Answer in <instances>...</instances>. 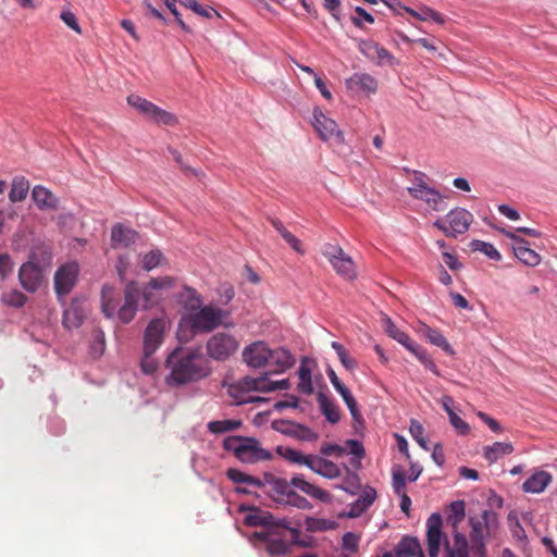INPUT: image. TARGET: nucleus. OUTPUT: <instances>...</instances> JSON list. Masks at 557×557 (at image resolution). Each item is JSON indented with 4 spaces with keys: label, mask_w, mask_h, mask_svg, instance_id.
<instances>
[{
    "label": "nucleus",
    "mask_w": 557,
    "mask_h": 557,
    "mask_svg": "<svg viewBox=\"0 0 557 557\" xmlns=\"http://www.w3.org/2000/svg\"><path fill=\"white\" fill-rule=\"evenodd\" d=\"M184 289L187 300L190 301V311L184 313L178 322L177 338L181 343L186 344L196 335L210 333L221 325H231L225 322L227 311L210 305L201 307L202 301L196 289L190 287Z\"/></svg>",
    "instance_id": "obj_1"
},
{
    "label": "nucleus",
    "mask_w": 557,
    "mask_h": 557,
    "mask_svg": "<svg viewBox=\"0 0 557 557\" xmlns=\"http://www.w3.org/2000/svg\"><path fill=\"white\" fill-rule=\"evenodd\" d=\"M166 384L181 386L206 379L211 373L209 360L198 349L175 348L166 359Z\"/></svg>",
    "instance_id": "obj_2"
},
{
    "label": "nucleus",
    "mask_w": 557,
    "mask_h": 557,
    "mask_svg": "<svg viewBox=\"0 0 557 557\" xmlns=\"http://www.w3.org/2000/svg\"><path fill=\"white\" fill-rule=\"evenodd\" d=\"M300 531L289 527L286 519H281L274 527L252 533V539L265 544L270 556L289 554L293 546L308 547L310 543L299 539Z\"/></svg>",
    "instance_id": "obj_3"
},
{
    "label": "nucleus",
    "mask_w": 557,
    "mask_h": 557,
    "mask_svg": "<svg viewBox=\"0 0 557 557\" xmlns=\"http://www.w3.org/2000/svg\"><path fill=\"white\" fill-rule=\"evenodd\" d=\"M289 381L287 379L281 381H270L268 373L258 377L245 376L240 379L237 384L230 387V395L236 400L237 404H248L260 400L259 397H252L249 392L270 393L277 389H288Z\"/></svg>",
    "instance_id": "obj_4"
},
{
    "label": "nucleus",
    "mask_w": 557,
    "mask_h": 557,
    "mask_svg": "<svg viewBox=\"0 0 557 557\" xmlns=\"http://www.w3.org/2000/svg\"><path fill=\"white\" fill-rule=\"evenodd\" d=\"M293 487L300 490L302 493L319 499L322 503L329 504L332 502V495L327 491L306 481L301 475L293 476L289 482L285 479L278 478L270 486L268 493L275 503L284 505L285 499L288 498Z\"/></svg>",
    "instance_id": "obj_5"
},
{
    "label": "nucleus",
    "mask_w": 557,
    "mask_h": 557,
    "mask_svg": "<svg viewBox=\"0 0 557 557\" xmlns=\"http://www.w3.org/2000/svg\"><path fill=\"white\" fill-rule=\"evenodd\" d=\"M468 523L472 556L487 557L486 540L497 528V515L492 510H483L480 515L469 517Z\"/></svg>",
    "instance_id": "obj_6"
},
{
    "label": "nucleus",
    "mask_w": 557,
    "mask_h": 557,
    "mask_svg": "<svg viewBox=\"0 0 557 557\" xmlns=\"http://www.w3.org/2000/svg\"><path fill=\"white\" fill-rule=\"evenodd\" d=\"M149 284L140 288L136 282H129L124 288V304L119 308L117 318L121 322L127 324L134 318L138 310L139 301L143 300V308L149 309L158 304L159 299L153 294Z\"/></svg>",
    "instance_id": "obj_7"
},
{
    "label": "nucleus",
    "mask_w": 557,
    "mask_h": 557,
    "mask_svg": "<svg viewBox=\"0 0 557 557\" xmlns=\"http://www.w3.org/2000/svg\"><path fill=\"white\" fill-rule=\"evenodd\" d=\"M223 447L245 463H256L272 458V454L262 448L255 437L227 436L223 441Z\"/></svg>",
    "instance_id": "obj_8"
},
{
    "label": "nucleus",
    "mask_w": 557,
    "mask_h": 557,
    "mask_svg": "<svg viewBox=\"0 0 557 557\" xmlns=\"http://www.w3.org/2000/svg\"><path fill=\"white\" fill-rule=\"evenodd\" d=\"M384 331L391 338L398 342L408 351L416 356L428 370L438 375V369L428 355L426 350L416 343L407 333L398 329L388 317L384 319Z\"/></svg>",
    "instance_id": "obj_9"
},
{
    "label": "nucleus",
    "mask_w": 557,
    "mask_h": 557,
    "mask_svg": "<svg viewBox=\"0 0 557 557\" xmlns=\"http://www.w3.org/2000/svg\"><path fill=\"white\" fill-rule=\"evenodd\" d=\"M473 215L463 208H455L450 210L445 219H437L433 225L442 231L447 237H457L465 234L471 223Z\"/></svg>",
    "instance_id": "obj_10"
},
{
    "label": "nucleus",
    "mask_w": 557,
    "mask_h": 557,
    "mask_svg": "<svg viewBox=\"0 0 557 557\" xmlns=\"http://www.w3.org/2000/svg\"><path fill=\"white\" fill-rule=\"evenodd\" d=\"M239 348L238 339L226 332L213 334L206 344V350L209 358L215 361L228 360Z\"/></svg>",
    "instance_id": "obj_11"
},
{
    "label": "nucleus",
    "mask_w": 557,
    "mask_h": 557,
    "mask_svg": "<svg viewBox=\"0 0 557 557\" xmlns=\"http://www.w3.org/2000/svg\"><path fill=\"white\" fill-rule=\"evenodd\" d=\"M127 102L131 107L136 109L146 119L152 121L156 124L165 125V126H174L178 122L177 117L174 114L159 108L151 101H149L145 98H141L138 95L128 96Z\"/></svg>",
    "instance_id": "obj_12"
},
{
    "label": "nucleus",
    "mask_w": 557,
    "mask_h": 557,
    "mask_svg": "<svg viewBox=\"0 0 557 557\" xmlns=\"http://www.w3.org/2000/svg\"><path fill=\"white\" fill-rule=\"evenodd\" d=\"M322 253L338 275L346 280H354L357 276L355 262L338 245L325 244Z\"/></svg>",
    "instance_id": "obj_13"
},
{
    "label": "nucleus",
    "mask_w": 557,
    "mask_h": 557,
    "mask_svg": "<svg viewBox=\"0 0 557 557\" xmlns=\"http://www.w3.org/2000/svg\"><path fill=\"white\" fill-rule=\"evenodd\" d=\"M79 265L76 261L67 262L58 268L53 277L54 292L61 300L69 295L77 283Z\"/></svg>",
    "instance_id": "obj_14"
},
{
    "label": "nucleus",
    "mask_w": 557,
    "mask_h": 557,
    "mask_svg": "<svg viewBox=\"0 0 557 557\" xmlns=\"http://www.w3.org/2000/svg\"><path fill=\"white\" fill-rule=\"evenodd\" d=\"M408 193L412 198L424 201L435 211H442L445 209V197L438 190L428 186L420 177L416 178L413 185L408 188Z\"/></svg>",
    "instance_id": "obj_15"
},
{
    "label": "nucleus",
    "mask_w": 557,
    "mask_h": 557,
    "mask_svg": "<svg viewBox=\"0 0 557 557\" xmlns=\"http://www.w3.org/2000/svg\"><path fill=\"white\" fill-rule=\"evenodd\" d=\"M168 323L162 318L152 319L144 332V352L153 355L162 345Z\"/></svg>",
    "instance_id": "obj_16"
},
{
    "label": "nucleus",
    "mask_w": 557,
    "mask_h": 557,
    "mask_svg": "<svg viewBox=\"0 0 557 557\" xmlns=\"http://www.w3.org/2000/svg\"><path fill=\"white\" fill-rule=\"evenodd\" d=\"M443 519L440 513H432L426 521V544L430 557H438L443 540Z\"/></svg>",
    "instance_id": "obj_17"
},
{
    "label": "nucleus",
    "mask_w": 557,
    "mask_h": 557,
    "mask_svg": "<svg viewBox=\"0 0 557 557\" xmlns=\"http://www.w3.org/2000/svg\"><path fill=\"white\" fill-rule=\"evenodd\" d=\"M18 281L28 293H35L42 281V272L38 264L28 261L22 264L18 271Z\"/></svg>",
    "instance_id": "obj_18"
},
{
    "label": "nucleus",
    "mask_w": 557,
    "mask_h": 557,
    "mask_svg": "<svg viewBox=\"0 0 557 557\" xmlns=\"http://www.w3.org/2000/svg\"><path fill=\"white\" fill-rule=\"evenodd\" d=\"M273 426L276 431L300 441L313 442L318 438V434L310 428L292 421H274Z\"/></svg>",
    "instance_id": "obj_19"
},
{
    "label": "nucleus",
    "mask_w": 557,
    "mask_h": 557,
    "mask_svg": "<svg viewBox=\"0 0 557 557\" xmlns=\"http://www.w3.org/2000/svg\"><path fill=\"white\" fill-rule=\"evenodd\" d=\"M268 350L269 346L265 342L257 341L244 348L243 360L250 368H262L269 361Z\"/></svg>",
    "instance_id": "obj_20"
},
{
    "label": "nucleus",
    "mask_w": 557,
    "mask_h": 557,
    "mask_svg": "<svg viewBox=\"0 0 557 557\" xmlns=\"http://www.w3.org/2000/svg\"><path fill=\"white\" fill-rule=\"evenodd\" d=\"M268 359L269 361H267V366L273 368L272 373L275 374L283 373L295 364L294 356L289 350L283 347L274 349L269 347Z\"/></svg>",
    "instance_id": "obj_21"
},
{
    "label": "nucleus",
    "mask_w": 557,
    "mask_h": 557,
    "mask_svg": "<svg viewBox=\"0 0 557 557\" xmlns=\"http://www.w3.org/2000/svg\"><path fill=\"white\" fill-rule=\"evenodd\" d=\"M312 125L323 140L334 137L338 140L342 139V133L338 131L336 122L325 116L319 109H315L313 112Z\"/></svg>",
    "instance_id": "obj_22"
},
{
    "label": "nucleus",
    "mask_w": 557,
    "mask_h": 557,
    "mask_svg": "<svg viewBox=\"0 0 557 557\" xmlns=\"http://www.w3.org/2000/svg\"><path fill=\"white\" fill-rule=\"evenodd\" d=\"M360 51L379 65H394V55L377 42L367 40L360 44Z\"/></svg>",
    "instance_id": "obj_23"
},
{
    "label": "nucleus",
    "mask_w": 557,
    "mask_h": 557,
    "mask_svg": "<svg viewBox=\"0 0 557 557\" xmlns=\"http://www.w3.org/2000/svg\"><path fill=\"white\" fill-rule=\"evenodd\" d=\"M86 314L84 300L75 298L63 312V324L69 330L79 327Z\"/></svg>",
    "instance_id": "obj_24"
},
{
    "label": "nucleus",
    "mask_w": 557,
    "mask_h": 557,
    "mask_svg": "<svg viewBox=\"0 0 557 557\" xmlns=\"http://www.w3.org/2000/svg\"><path fill=\"white\" fill-rule=\"evenodd\" d=\"M280 520L281 519L275 518L269 511L251 507L244 518V523L248 527H262V530H267L274 527Z\"/></svg>",
    "instance_id": "obj_25"
},
{
    "label": "nucleus",
    "mask_w": 557,
    "mask_h": 557,
    "mask_svg": "<svg viewBox=\"0 0 557 557\" xmlns=\"http://www.w3.org/2000/svg\"><path fill=\"white\" fill-rule=\"evenodd\" d=\"M453 540L454 543L450 545L445 539V557H471V545L465 534L456 531Z\"/></svg>",
    "instance_id": "obj_26"
},
{
    "label": "nucleus",
    "mask_w": 557,
    "mask_h": 557,
    "mask_svg": "<svg viewBox=\"0 0 557 557\" xmlns=\"http://www.w3.org/2000/svg\"><path fill=\"white\" fill-rule=\"evenodd\" d=\"M308 468L327 479H335L341 475V470L336 463L315 455H311L309 458Z\"/></svg>",
    "instance_id": "obj_27"
},
{
    "label": "nucleus",
    "mask_w": 557,
    "mask_h": 557,
    "mask_svg": "<svg viewBox=\"0 0 557 557\" xmlns=\"http://www.w3.org/2000/svg\"><path fill=\"white\" fill-rule=\"evenodd\" d=\"M32 197L41 210H58L59 198L54 196L48 188L37 185L33 188Z\"/></svg>",
    "instance_id": "obj_28"
},
{
    "label": "nucleus",
    "mask_w": 557,
    "mask_h": 557,
    "mask_svg": "<svg viewBox=\"0 0 557 557\" xmlns=\"http://www.w3.org/2000/svg\"><path fill=\"white\" fill-rule=\"evenodd\" d=\"M552 479L550 473L537 470L527 481H524L522 490L525 493H542L550 484Z\"/></svg>",
    "instance_id": "obj_29"
},
{
    "label": "nucleus",
    "mask_w": 557,
    "mask_h": 557,
    "mask_svg": "<svg viewBox=\"0 0 557 557\" xmlns=\"http://www.w3.org/2000/svg\"><path fill=\"white\" fill-rule=\"evenodd\" d=\"M346 87L350 90H362L367 92H375L377 82L374 77L367 73H355L346 79Z\"/></svg>",
    "instance_id": "obj_30"
},
{
    "label": "nucleus",
    "mask_w": 557,
    "mask_h": 557,
    "mask_svg": "<svg viewBox=\"0 0 557 557\" xmlns=\"http://www.w3.org/2000/svg\"><path fill=\"white\" fill-rule=\"evenodd\" d=\"M119 295L114 287L104 285L101 289V309L107 318H112L119 312Z\"/></svg>",
    "instance_id": "obj_31"
},
{
    "label": "nucleus",
    "mask_w": 557,
    "mask_h": 557,
    "mask_svg": "<svg viewBox=\"0 0 557 557\" xmlns=\"http://www.w3.org/2000/svg\"><path fill=\"white\" fill-rule=\"evenodd\" d=\"M137 237V232L123 226L121 223L115 224L111 231V240L114 247H128L135 243Z\"/></svg>",
    "instance_id": "obj_32"
},
{
    "label": "nucleus",
    "mask_w": 557,
    "mask_h": 557,
    "mask_svg": "<svg viewBox=\"0 0 557 557\" xmlns=\"http://www.w3.org/2000/svg\"><path fill=\"white\" fill-rule=\"evenodd\" d=\"M376 491L373 487L367 486L359 498L351 504L348 516L351 518L359 517L363 513L375 500Z\"/></svg>",
    "instance_id": "obj_33"
},
{
    "label": "nucleus",
    "mask_w": 557,
    "mask_h": 557,
    "mask_svg": "<svg viewBox=\"0 0 557 557\" xmlns=\"http://www.w3.org/2000/svg\"><path fill=\"white\" fill-rule=\"evenodd\" d=\"M423 554L417 537L404 536L395 548L396 557H420Z\"/></svg>",
    "instance_id": "obj_34"
},
{
    "label": "nucleus",
    "mask_w": 557,
    "mask_h": 557,
    "mask_svg": "<svg viewBox=\"0 0 557 557\" xmlns=\"http://www.w3.org/2000/svg\"><path fill=\"white\" fill-rule=\"evenodd\" d=\"M419 333L424 338H426L432 345L442 348L445 352L449 355L455 354L453 347L440 331L432 329L426 324H421V326L419 327Z\"/></svg>",
    "instance_id": "obj_35"
},
{
    "label": "nucleus",
    "mask_w": 557,
    "mask_h": 557,
    "mask_svg": "<svg viewBox=\"0 0 557 557\" xmlns=\"http://www.w3.org/2000/svg\"><path fill=\"white\" fill-rule=\"evenodd\" d=\"M515 256L524 264L535 267L541 262V256L529 247L525 239H519V246H513Z\"/></svg>",
    "instance_id": "obj_36"
},
{
    "label": "nucleus",
    "mask_w": 557,
    "mask_h": 557,
    "mask_svg": "<svg viewBox=\"0 0 557 557\" xmlns=\"http://www.w3.org/2000/svg\"><path fill=\"white\" fill-rule=\"evenodd\" d=\"M513 446L509 442H495L493 445L483 448V456L490 462L494 463L503 456L510 455Z\"/></svg>",
    "instance_id": "obj_37"
},
{
    "label": "nucleus",
    "mask_w": 557,
    "mask_h": 557,
    "mask_svg": "<svg viewBox=\"0 0 557 557\" xmlns=\"http://www.w3.org/2000/svg\"><path fill=\"white\" fill-rule=\"evenodd\" d=\"M407 12L416 17L417 20L429 22L432 21L436 24L443 25L445 23V17L437 11L429 8L422 7L419 10L406 9Z\"/></svg>",
    "instance_id": "obj_38"
},
{
    "label": "nucleus",
    "mask_w": 557,
    "mask_h": 557,
    "mask_svg": "<svg viewBox=\"0 0 557 557\" xmlns=\"http://www.w3.org/2000/svg\"><path fill=\"white\" fill-rule=\"evenodd\" d=\"M29 183L25 177H15L12 182V187L9 198L12 202H20L24 200L28 194Z\"/></svg>",
    "instance_id": "obj_39"
},
{
    "label": "nucleus",
    "mask_w": 557,
    "mask_h": 557,
    "mask_svg": "<svg viewBox=\"0 0 557 557\" xmlns=\"http://www.w3.org/2000/svg\"><path fill=\"white\" fill-rule=\"evenodd\" d=\"M318 401L320 404L322 413L325 416L326 420L331 423H336L341 419V413L337 406L331 401L325 395L319 394Z\"/></svg>",
    "instance_id": "obj_40"
},
{
    "label": "nucleus",
    "mask_w": 557,
    "mask_h": 557,
    "mask_svg": "<svg viewBox=\"0 0 557 557\" xmlns=\"http://www.w3.org/2000/svg\"><path fill=\"white\" fill-rule=\"evenodd\" d=\"M276 453L286 459L287 461L295 465H305L308 467L309 458L311 455H304L301 451L290 447L277 446Z\"/></svg>",
    "instance_id": "obj_41"
},
{
    "label": "nucleus",
    "mask_w": 557,
    "mask_h": 557,
    "mask_svg": "<svg viewBox=\"0 0 557 557\" xmlns=\"http://www.w3.org/2000/svg\"><path fill=\"white\" fill-rule=\"evenodd\" d=\"M298 391L302 394L310 395L313 392V385L311 380V370L304 362L298 369Z\"/></svg>",
    "instance_id": "obj_42"
},
{
    "label": "nucleus",
    "mask_w": 557,
    "mask_h": 557,
    "mask_svg": "<svg viewBox=\"0 0 557 557\" xmlns=\"http://www.w3.org/2000/svg\"><path fill=\"white\" fill-rule=\"evenodd\" d=\"M240 420H216L208 423V430L214 434L226 433L239 429Z\"/></svg>",
    "instance_id": "obj_43"
},
{
    "label": "nucleus",
    "mask_w": 557,
    "mask_h": 557,
    "mask_svg": "<svg viewBox=\"0 0 557 557\" xmlns=\"http://www.w3.org/2000/svg\"><path fill=\"white\" fill-rule=\"evenodd\" d=\"M470 247L473 251H481L492 260L499 261L502 259L499 251L490 243L474 239L471 242Z\"/></svg>",
    "instance_id": "obj_44"
},
{
    "label": "nucleus",
    "mask_w": 557,
    "mask_h": 557,
    "mask_svg": "<svg viewBox=\"0 0 557 557\" xmlns=\"http://www.w3.org/2000/svg\"><path fill=\"white\" fill-rule=\"evenodd\" d=\"M465 502L463 500H455L449 505L450 513L447 518V521L453 525L454 529H457L458 524L463 520L465 512Z\"/></svg>",
    "instance_id": "obj_45"
},
{
    "label": "nucleus",
    "mask_w": 557,
    "mask_h": 557,
    "mask_svg": "<svg viewBox=\"0 0 557 557\" xmlns=\"http://www.w3.org/2000/svg\"><path fill=\"white\" fill-rule=\"evenodd\" d=\"M1 300L10 307L21 308L26 304L27 296L17 289H11L1 295Z\"/></svg>",
    "instance_id": "obj_46"
},
{
    "label": "nucleus",
    "mask_w": 557,
    "mask_h": 557,
    "mask_svg": "<svg viewBox=\"0 0 557 557\" xmlns=\"http://www.w3.org/2000/svg\"><path fill=\"white\" fill-rule=\"evenodd\" d=\"M226 476L234 483H245L248 485H258L259 478L242 472L240 470L231 468L226 471Z\"/></svg>",
    "instance_id": "obj_47"
},
{
    "label": "nucleus",
    "mask_w": 557,
    "mask_h": 557,
    "mask_svg": "<svg viewBox=\"0 0 557 557\" xmlns=\"http://www.w3.org/2000/svg\"><path fill=\"white\" fill-rule=\"evenodd\" d=\"M331 346L336 351L341 363L347 370H354L356 368V360L349 356L348 350L341 343L332 342Z\"/></svg>",
    "instance_id": "obj_48"
},
{
    "label": "nucleus",
    "mask_w": 557,
    "mask_h": 557,
    "mask_svg": "<svg viewBox=\"0 0 557 557\" xmlns=\"http://www.w3.org/2000/svg\"><path fill=\"white\" fill-rule=\"evenodd\" d=\"M336 523L332 520L313 517L306 518V528L310 532L326 531L335 528Z\"/></svg>",
    "instance_id": "obj_49"
},
{
    "label": "nucleus",
    "mask_w": 557,
    "mask_h": 557,
    "mask_svg": "<svg viewBox=\"0 0 557 557\" xmlns=\"http://www.w3.org/2000/svg\"><path fill=\"white\" fill-rule=\"evenodd\" d=\"M163 253L159 249L151 250L143 257V268L146 271H151L158 265H161L163 263Z\"/></svg>",
    "instance_id": "obj_50"
},
{
    "label": "nucleus",
    "mask_w": 557,
    "mask_h": 557,
    "mask_svg": "<svg viewBox=\"0 0 557 557\" xmlns=\"http://www.w3.org/2000/svg\"><path fill=\"white\" fill-rule=\"evenodd\" d=\"M409 432H410L411 436L413 437V440L424 450H429L428 441L424 437V428H423V425L419 421H417V420H411L410 421Z\"/></svg>",
    "instance_id": "obj_51"
},
{
    "label": "nucleus",
    "mask_w": 557,
    "mask_h": 557,
    "mask_svg": "<svg viewBox=\"0 0 557 557\" xmlns=\"http://www.w3.org/2000/svg\"><path fill=\"white\" fill-rule=\"evenodd\" d=\"M284 505H290L298 509L310 510L312 509V504L304 496H300L294 490L289 493L288 498L285 499Z\"/></svg>",
    "instance_id": "obj_52"
},
{
    "label": "nucleus",
    "mask_w": 557,
    "mask_h": 557,
    "mask_svg": "<svg viewBox=\"0 0 557 557\" xmlns=\"http://www.w3.org/2000/svg\"><path fill=\"white\" fill-rule=\"evenodd\" d=\"M355 13L356 15L351 16L350 20L356 27L362 28L363 22H367L369 24L374 23V17L370 13H368L363 8L356 7Z\"/></svg>",
    "instance_id": "obj_53"
},
{
    "label": "nucleus",
    "mask_w": 557,
    "mask_h": 557,
    "mask_svg": "<svg viewBox=\"0 0 557 557\" xmlns=\"http://www.w3.org/2000/svg\"><path fill=\"white\" fill-rule=\"evenodd\" d=\"M186 8H189L195 13L210 18L212 15L219 16V13L213 9H205L196 0H185L182 2Z\"/></svg>",
    "instance_id": "obj_54"
},
{
    "label": "nucleus",
    "mask_w": 557,
    "mask_h": 557,
    "mask_svg": "<svg viewBox=\"0 0 557 557\" xmlns=\"http://www.w3.org/2000/svg\"><path fill=\"white\" fill-rule=\"evenodd\" d=\"M149 287L152 289H171L175 286V278L172 276L154 277L149 281Z\"/></svg>",
    "instance_id": "obj_55"
},
{
    "label": "nucleus",
    "mask_w": 557,
    "mask_h": 557,
    "mask_svg": "<svg viewBox=\"0 0 557 557\" xmlns=\"http://www.w3.org/2000/svg\"><path fill=\"white\" fill-rule=\"evenodd\" d=\"M62 22L73 29L76 34H82V28L78 24L76 15L70 10H63L60 14Z\"/></svg>",
    "instance_id": "obj_56"
},
{
    "label": "nucleus",
    "mask_w": 557,
    "mask_h": 557,
    "mask_svg": "<svg viewBox=\"0 0 557 557\" xmlns=\"http://www.w3.org/2000/svg\"><path fill=\"white\" fill-rule=\"evenodd\" d=\"M343 400L345 401L346 406L348 407L351 417L354 420L361 419V414L358 408V404L354 396L351 395L350 391L346 392L345 394L341 395Z\"/></svg>",
    "instance_id": "obj_57"
},
{
    "label": "nucleus",
    "mask_w": 557,
    "mask_h": 557,
    "mask_svg": "<svg viewBox=\"0 0 557 557\" xmlns=\"http://www.w3.org/2000/svg\"><path fill=\"white\" fill-rule=\"evenodd\" d=\"M341 0H323V8L331 14L337 22L341 21Z\"/></svg>",
    "instance_id": "obj_58"
},
{
    "label": "nucleus",
    "mask_w": 557,
    "mask_h": 557,
    "mask_svg": "<svg viewBox=\"0 0 557 557\" xmlns=\"http://www.w3.org/2000/svg\"><path fill=\"white\" fill-rule=\"evenodd\" d=\"M449 422L455 428V430L461 435H466L470 432L469 424L466 421H463L457 413H450Z\"/></svg>",
    "instance_id": "obj_59"
},
{
    "label": "nucleus",
    "mask_w": 557,
    "mask_h": 557,
    "mask_svg": "<svg viewBox=\"0 0 557 557\" xmlns=\"http://www.w3.org/2000/svg\"><path fill=\"white\" fill-rule=\"evenodd\" d=\"M140 364L143 372L146 374L154 373L159 366L158 361L152 358V355H146L145 352Z\"/></svg>",
    "instance_id": "obj_60"
},
{
    "label": "nucleus",
    "mask_w": 557,
    "mask_h": 557,
    "mask_svg": "<svg viewBox=\"0 0 557 557\" xmlns=\"http://www.w3.org/2000/svg\"><path fill=\"white\" fill-rule=\"evenodd\" d=\"M345 451L348 450L349 454L355 455L359 458L363 457L364 448L362 444L357 440H348L345 443Z\"/></svg>",
    "instance_id": "obj_61"
},
{
    "label": "nucleus",
    "mask_w": 557,
    "mask_h": 557,
    "mask_svg": "<svg viewBox=\"0 0 557 557\" xmlns=\"http://www.w3.org/2000/svg\"><path fill=\"white\" fill-rule=\"evenodd\" d=\"M359 545V536L355 533L347 532L343 536V547L350 552H356Z\"/></svg>",
    "instance_id": "obj_62"
},
{
    "label": "nucleus",
    "mask_w": 557,
    "mask_h": 557,
    "mask_svg": "<svg viewBox=\"0 0 557 557\" xmlns=\"http://www.w3.org/2000/svg\"><path fill=\"white\" fill-rule=\"evenodd\" d=\"M13 270V262L8 253H0V276L5 278Z\"/></svg>",
    "instance_id": "obj_63"
},
{
    "label": "nucleus",
    "mask_w": 557,
    "mask_h": 557,
    "mask_svg": "<svg viewBox=\"0 0 557 557\" xmlns=\"http://www.w3.org/2000/svg\"><path fill=\"white\" fill-rule=\"evenodd\" d=\"M327 376L333 385V387L336 389V392L339 394V395H343L345 394L346 392H348L349 389L346 387L345 384H343L338 376L336 375L335 371L332 369V368H329L327 371Z\"/></svg>",
    "instance_id": "obj_64"
}]
</instances>
